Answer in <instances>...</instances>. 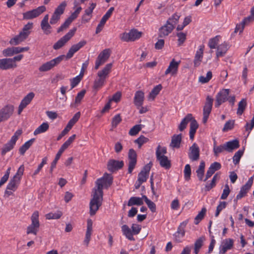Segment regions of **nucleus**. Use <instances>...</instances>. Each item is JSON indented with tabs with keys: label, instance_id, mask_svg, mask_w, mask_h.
<instances>
[{
	"label": "nucleus",
	"instance_id": "f257e3e1",
	"mask_svg": "<svg viewBox=\"0 0 254 254\" xmlns=\"http://www.w3.org/2000/svg\"><path fill=\"white\" fill-rule=\"evenodd\" d=\"M112 182V177L106 173L96 181L95 187L93 189L92 198L89 203L90 215H94L102 204L103 188H109Z\"/></svg>",
	"mask_w": 254,
	"mask_h": 254
},
{
	"label": "nucleus",
	"instance_id": "f03ea898",
	"mask_svg": "<svg viewBox=\"0 0 254 254\" xmlns=\"http://www.w3.org/2000/svg\"><path fill=\"white\" fill-rule=\"evenodd\" d=\"M112 67V64H108L102 70L99 71L97 73V77L94 81L93 88L97 91L101 88L105 84L106 79L110 73Z\"/></svg>",
	"mask_w": 254,
	"mask_h": 254
},
{
	"label": "nucleus",
	"instance_id": "7ed1b4c3",
	"mask_svg": "<svg viewBox=\"0 0 254 254\" xmlns=\"http://www.w3.org/2000/svg\"><path fill=\"white\" fill-rule=\"evenodd\" d=\"M166 153V147H161L160 145L158 146L156 151L157 159L161 167L168 169L171 167V163L168 157L165 155Z\"/></svg>",
	"mask_w": 254,
	"mask_h": 254
},
{
	"label": "nucleus",
	"instance_id": "20e7f679",
	"mask_svg": "<svg viewBox=\"0 0 254 254\" xmlns=\"http://www.w3.org/2000/svg\"><path fill=\"white\" fill-rule=\"evenodd\" d=\"M141 230V226L136 224H133L131 226V230L127 225L122 226V231L126 237L130 241H134L133 235H137Z\"/></svg>",
	"mask_w": 254,
	"mask_h": 254
},
{
	"label": "nucleus",
	"instance_id": "39448f33",
	"mask_svg": "<svg viewBox=\"0 0 254 254\" xmlns=\"http://www.w3.org/2000/svg\"><path fill=\"white\" fill-rule=\"evenodd\" d=\"M39 216L38 211H34L32 214L31 217V224L26 229L27 234H33L35 235H37L40 227Z\"/></svg>",
	"mask_w": 254,
	"mask_h": 254
},
{
	"label": "nucleus",
	"instance_id": "423d86ee",
	"mask_svg": "<svg viewBox=\"0 0 254 254\" xmlns=\"http://www.w3.org/2000/svg\"><path fill=\"white\" fill-rule=\"evenodd\" d=\"M76 137L75 134L71 135L68 139L62 145L58 152L57 153L54 160L52 162L51 166L50 172L52 173L53 169L56 167L58 161L62 155L63 152L71 144Z\"/></svg>",
	"mask_w": 254,
	"mask_h": 254
},
{
	"label": "nucleus",
	"instance_id": "0eeeda50",
	"mask_svg": "<svg viewBox=\"0 0 254 254\" xmlns=\"http://www.w3.org/2000/svg\"><path fill=\"white\" fill-rule=\"evenodd\" d=\"M64 58V55H61L50 61L42 64L39 67L40 72H46L52 69L59 64Z\"/></svg>",
	"mask_w": 254,
	"mask_h": 254
},
{
	"label": "nucleus",
	"instance_id": "6e6552de",
	"mask_svg": "<svg viewBox=\"0 0 254 254\" xmlns=\"http://www.w3.org/2000/svg\"><path fill=\"white\" fill-rule=\"evenodd\" d=\"M22 130H17L11 137L10 140L6 144H5L1 149V155H4L7 152L12 150L19 136L21 134Z\"/></svg>",
	"mask_w": 254,
	"mask_h": 254
},
{
	"label": "nucleus",
	"instance_id": "1a4fd4ad",
	"mask_svg": "<svg viewBox=\"0 0 254 254\" xmlns=\"http://www.w3.org/2000/svg\"><path fill=\"white\" fill-rule=\"evenodd\" d=\"M20 184V182L12 178L7 185L3 196L5 198H8L10 195H13L14 192L17 190Z\"/></svg>",
	"mask_w": 254,
	"mask_h": 254
},
{
	"label": "nucleus",
	"instance_id": "9d476101",
	"mask_svg": "<svg viewBox=\"0 0 254 254\" xmlns=\"http://www.w3.org/2000/svg\"><path fill=\"white\" fill-rule=\"evenodd\" d=\"M76 28L70 30L67 33L58 40L53 46L55 50H58L64 46L74 35Z\"/></svg>",
	"mask_w": 254,
	"mask_h": 254
},
{
	"label": "nucleus",
	"instance_id": "9b49d317",
	"mask_svg": "<svg viewBox=\"0 0 254 254\" xmlns=\"http://www.w3.org/2000/svg\"><path fill=\"white\" fill-rule=\"evenodd\" d=\"M141 36V32L132 29L129 32H125L120 35V38L125 42L134 41Z\"/></svg>",
	"mask_w": 254,
	"mask_h": 254
},
{
	"label": "nucleus",
	"instance_id": "f8f14e48",
	"mask_svg": "<svg viewBox=\"0 0 254 254\" xmlns=\"http://www.w3.org/2000/svg\"><path fill=\"white\" fill-rule=\"evenodd\" d=\"M213 99L211 97L208 96L206 99V102L203 109V119L202 122L205 124L208 120L209 114L212 110Z\"/></svg>",
	"mask_w": 254,
	"mask_h": 254
},
{
	"label": "nucleus",
	"instance_id": "ddd939ff",
	"mask_svg": "<svg viewBox=\"0 0 254 254\" xmlns=\"http://www.w3.org/2000/svg\"><path fill=\"white\" fill-rule=\"evenodd\" d=\"M46 8L45 6H40L36 9L27 11L23 14V18L25 19H31L38 17L43 12H45Z\"/></svg>",
	"mask_w": 254,
	"mask_h": 254
},
{
	"label": "nucleus",
	"instance_id": "4468645a",
	"mask_svg": "<svg viewBox=\"0 0 254 254\" xmlns=\"http://www.w3.org/2000/svg\"><path fill=\"white\" fill-rule=\"evenodd\" d=\"M229 92V89H223L217 94L215 103V106L216 107H219L223 103L227 100Z\"/></svg>",
	"mask_w": 254,
	"mask_h": 254
},
{
	"label": "nucleus",
	"instance_id": "2eb2a0df",
	"mask_svg": "<svg viewBox=\"0 0 254 254\" xmlns=\"http://www.w3.org/2000/svg\"><path fill=\"white\" fill-rule=\"evenodd\" d=\"M110 55L109 49L104 50L98 55L95 62V68L97 69L99 67L104 64L108 59Z\"/></svg>",
	"mask_w": 254,
	"mask_h": 254
},
{
	"label": "nucleus",
	"instance_id": "dca6fc26",
	"mask_svg": "<svg viewBox=\"0 0 254 254\" xmlns=\"http://www.w3.org/2000/svg\"><path fill=\"white\" fill-rule=\"evenodd\" d=\"M14 107L7 105L0 110V123L7 120L13 114Z\"/></svg>",
	"mask_w": 254,
	"mask_h": 254
},
{
	"label": "nucleus",
	"instance_id": "f3484780",
	"mask_svg": "<svg viewBox=\"0 0 254 254\" xmlns=\"http://www.w3.org/2000/svg\"><path fill=\"white\" fill-rule=\"evenodd\" d=\"M86 44V41L82 40L78 43L72 45L68 50L66 56H64V58L67 60L70 59L73 56L76 52L78 51L81 48L85 45Z\"/></svg>",
	"mask_w": 254,
	"mask_h": 254
},
{
	"label": "nucleus",
	"instance_id": "a211bd4d",
	"mask_svg": "<svg viewBox=\"0 0 254 254\" xmlns=\"http://www.w3.org/2000/svg\"><path fill=\"white\" fill-rule=\"evenodd\" d=\"M137 155L135 151L133 149L129 150L128 154V172L131 173L136 164Z\"/></svg>",
	"mask_w": 254,
	"mask_h": 254
},
{
	"label": "nucleus",
	"instance_id": "6ab92c4d",
	"mask_svg": "<svg viewBox=\"0 0 254 254\" xmlns=\"http://www.w3.org/2000/svg\"><path fill=\"white\" fill-rule=\"evenodd\" d=\"M254 177V176H252L249 178L246 184L242 186V187L241 188L240 191L236 196V198L237 199H241L246 195L248 190L250 189L253 185Z\"/></svg>",
	"mask_w": 254,
	"mask_h": 254
},
{
	"label": "nucleus",
	"instance_id": "aec40b11",
	"mask_svg": "<svg viewBox=\"0 0 254 254\" xmlns=\"http://www.w3.org/2000/svg\"><path fill=\"white\" fill-rule=\"evenodd\" d=\"M35 94L33 92L29 93L21 101V103L18 107V114L20 115L23 110L29 105L33 98Z\"/></svg>",
	"mask_w": 254,
	"mask_h": 254
},
{
	"label": "nucleus",
	"instance_id": "412c9836",
	"mask_svg": "<svg viewBox=\"0 0 254 254\" xmlns=\"http://www.w3.org/2000/svg\"><path fill=\"white\" fill-rule=\"evenodd\" d=\"M188 156L192 161H197L199 158V148L198 145L194 143L189 149Z\"/></svg>",
	"mask_w": 254,
	"mask_h": 254
},
{
	"label": "nucleus",
	"instance_id": "4be33fe9",
	"mask_svg": "<svg viewBox=\"0 0 254 254\" xmlns=\"http://www.w3.org/2000/svg\"><path fill=\"white\" fill-rule=\"evenodd\" d=\"M114 10V8L113 7H110L109 9L106 12L105 14L102 17L101 20L100 21V23L96 28V34L100 33L102 30L105 23L112 15Z\"/></svg>",
	"mask_w": 254,
	"mask_h": 254
},
{
	"label": "nucleus",
	"instance_id": "5701e85b",
	"mask_svg": "<svg viewBox=\"0 0 254 254\" xmlns=\"http://www.w3.org/2000/svg\"><path fill=\"white\" fill-rule=\"evenodd\" d=\"M152 164L148 163L146 165L138 175V181L144 183L146 181L151 168Z\"/></svg>",
	"mask_w": 254,
	"mask_h": 254
},
{
	"label": "nucleus",
	"instance_id": "b1692460",
	"mask_svg": "<svg viewBox=\"0 0 254 254\" xmlns=\"http://www.w3.org/2000/svg\"><path fill=\"white\" fill-rule=\"evenodd\" d=\"M180 64V61L177 62L174 59L172 60L165 71V75H167L168 74H171L172 76L176 75L178 72Z\"/></svg>",
	"mask_w": 254,
	"mask_h": 254
},
{
	"label": "nucleus",
	"instance_id": "393cba45",
	"mask_svg": "<svg viewBox=\"0 0 254 254\" xmlns=\"http://www.w3.org/2000/svg\"><path fill=\"white\" fill-rule=\"evenodd\" d=\"M174 30V27L168 23L161 26L158 31V36L160 38H164L168 36Z\"/></svg>",
	"mask_w": 254,
	"mask_h": 254
},
{
	"label": "nucleus",
	"instance_id": "a878e982",
	"mask_svg": "<svg viewBox=\"0 0 254 254\" xmlns=\"http://www.w3.org/2000/svg\"><path fill=\"white\" fill-rule=\"evenodd\" d=\"M204 50V46L203 45H201L198 47L193 60L194 66L195 67H197L200 64L203 57Z\"/></svg>",
	"mask_w": 254,
	"mask_h": 254
},
{
	"label": "nucleus",
	"instance_id": "bb28decb",
	"mask_svg": "<svg viewBox=\"0 0 254 254\" xmlns=\"http://www.w3.org/2000/svg\"><path fill=\"white\" fill-rule=\"evenodd\" d=\"M187 224V222L184 221L181 223L180 226H179L177 231L174 234L175 239L177 242H181V239L183 238L185 236V228Z\"/></svg>",
	"mask_w": 254,
	"mask_h": 254
},
{
	"label": "nucleus",
	"instance_id": "cd10ccee",
	"mask_svg": "<svg viewBox=\"0 0 254 254\" xmlns=\"http://www.w3.org/2000/svg\"><path fill=\"white\" fill-rule=\"evenodd\" d=\"M17 66L15 63H12L10 58L0 59V68L2 70H6L15 68Z\"/></svg>",
	"mask_w": 254,
	"mask_h": 254
},
{
	"label": "nucleus",
	"instance_id": "c85d7f7f",
	"mask_svg": "<svg viewBox=\"0 0 254 254\" xmlns=\"http://www.w3.org/2000/svg\"><path fill=\"white\" fill-rule=\"evenodd\" d=\"M124 166L123 161H117L115 160H110L108 163V169L111 172H114L115 170L122 168Z\"/></svg>",
	"mask_w": 254,
	"mask_h": 254
},
{
	"label": "nucleus",
	"instance_id": "c756f323",
	"mask_svg": "<svg viewBox=\"0 0 254 254\" xmlns=\"http://www.w3.org/2000/svg\"><path fill=\"white\" fill-rule=\"evenodd\" d=\"M144 99V94L142 91H137L135 92L133 103L137 109H139L143 105Z\"/></svg>",
	"mask_w": 254,
	"mask_h": 254
},
{
	"label": "nucleus",
	"instance_id": "7c9ffc66",
	"mask_svg": "<svg viewBox=\"0 0 254 254\" xmlns=\"http://www.w3.org/2000/svg\"><path fill=\"white\" fill-rule=\"evenodd\" d=\"M221 164L217 162H215L211 164L207 171L205 178L203 181L205 182L209 178H210L215 171L219 170L221 168Z\"/></svg>",
	"mask_w": 254,
	"mask_h": 254
},
{
	"label": "nucleus",
	"instance_id": "2f4dec72",
	"mask_svg": "<svg viewBox=\"0 0 254 254\" xmlns=\"http://www.w3.org/2000/svg\"><path fill=\"white\" fill-rule=\"evenodd\" d=\"M233 245V241L231 239L224 240L220 247V254H224L229 250H230Z\"/></svg>",
	"mask_w": 254,
	"mask_h": 254
},
{
	"label": "nucleus",
	"instance_id": "473e14b6",
	"mask_svg": "<svg viewBox=\"0 0 254 254\" xmlns=\"http://www.w3.org/2000/svg\"><path fill=\"white\" fill-rule=\"evenodd\" d=\"M228 49V45L224 42L217 47L216 58L218 59L220 57L224 56Z\"/></svg>",
	"mask_w": 254,
	"mask_h": 254
},
{
	"label": "nucleus",
	"instance_id": "72a5a7b5",
	"mask_svg": "<svg viewBox=\"0 0 254 254\" xmlns=\"http://www.w3.org/2000/svg\"><path fill=\"white\" fill-rule=\"evenodd\" d=\"M27 38L26 34H23L21 32L19 33V35L15 36L14 38L11 39L9 41V43L11 45H17L20 44L21 42L23 41L25 39Z\"/></svg>",
	"mask_w": 254,
	"mask_h": 254
},
{
	"label": "nucleus",
	"instance_id": "f704fd0d",
	"mask_svg": "<svg viewBox=\"0 0 254 254\" xmlns=\"http://www.w3.org/2000/svg\"><path fill=\"white\" fill-rule=\"evenodd\" d=\"M225 144L226 150L228 152H232L233 150L239 148V141L235 139L227 142Z\"/></svg>",
	"mask_w": 254,
	"mask_h": 254
},
{
	"label": "nucleus",
	"instance_id": "c9c22d12",
	"mask_svg": "<svg viewBox=\"0 0 254 254\" xmlns=\"http://www.w3.org/2000/svg\"><path fill=\"white\" fill-rule=\"evenodd\" d=\"M96 5V3L92 2L90 4V6L85 10V13L82 18L85 22H88L90 19L93 10L95 8Z\"/></svg>",
	"mask_w": 254,
	"mask_h": 254
},
{
	"label": "nucleus",
	"instance_id": "e433bc0d",
	"mask_svg": "<svg viewBox=\"0 0 254 254\" xmlns=\"http://www.w3.org/2000/svg\"><path fill=\"white\" fill-rule=\"evenodd\" d=\"M190 122V137L191 140H193L196 130L198 127V125L192 117Z\"/></svg>",
	"mask_w": 254,
	"mask_h": 254
},
{
	"label": "nucleus",
	"instance_id": "4c0bfd02",
	"mask_svg": "<svg viewBox=\"0 0 254 254\" xmlns=\"http://www.w3.org/2000/svg\"><path fill=\"white\" fill-rule=\"evenodd\" d=\"M143 200L144 198H143V196L142 197L132 196L131 197L127 203V205L128 206H131L132 205H141L143 204Z\"/></svg>",
	"mask_w": 254,
	"mask_h": 254
},
{
	"label": "nucleus",
	"instance_id": "58836bf2",
	"mask_svg": "<svg viewBox=\"0 0 254 254\" xmlns=\"http://www.w3.org/2000/svg\"><path fill=\"white\" fill-rule=\"evenodd\" d=\"M79 5V3L77 2L76 1L74 2V8L77 7L75 10L72 12L70 16L67 18L68 19V21H70V22H72L74 19H75L77 16H78L79 14L80 13V11L82 10V8L81 6H78Z\"/></svg>",
	"mask_w": 254,
	"mask_h": 254
},
{
	"label": "nucleus",
	"instance_id": "ea45409f",
	"mask_svg": "<svg viewBox=\"0 0 254 254\" xmlns=\"http://www.w3.org/2000/svg\"><path fill=\"white\" fill-rule=\"evenodd\" d=\"M192 119V115L191 114H188L181 121L179 126V129L180 131H183L185 129L189 122H190Z\"/></svg>",
	"mask_w": 254,
	"mask_h": 254
},
{
	"label": "nucleus",
	"instance_id": "a19ab883",
	"mask_svg": "<svg viewBox=\"0 0 254 254\" xmlns=\"http://www.w3.org/2000/svg\"><path fill=\"white\" fill-rule=\"evenodd\" d=\"M182 140L181 134L174 135L172 138L170 146L173 148H179Z\"/></svg>",
	"mask_w": 254,
	"mask_h": 254
},
{
	"label": "nucleus",
	"instance_id": "79ce46f5",
	"mask_svg": "<svg viewBox=\"0 0 254 254\" xmlns=\"http://www.w3.org/2000/svg\"><path fill=\"white\" fill-rule=\"evenodd\" d=\"M49 128V124L47 122L43 123L34 130V134L36 135L37 134L45 132L48 130Z\"/></svg>",
	"mask_w": 254,
	"mask_h": 254
},
{
	"label": "nucleus",
	"instance_id": "37998d69",
	"mask_svg": "<svg viewBox=\"0 0 254 254\" xmlns=\"http://www.w3.org/2000/svg\"><path fill=\"white\" fill-rule=\"evenodd\" d=\"M34 139L32 138L30 139L29 140L26 141L23 145H22V146L20 147L19 148V153L21 155H23L25 152L27 150H28L30 147L32 145L34 141Z\"/></svg>",
	"mask_w": 254,
	"mask_h": 254
},
{
	"label": "nucleus",
	"instance_id": "c03bdc74",
	"mask_svg": "<svg viewBox=\"0 0 254 254\" xmlns=\"http://www.w3.org/2000/svg\"><path fill=\"white\" fill-rule=\"evenodd\" d=\"M204 168H205V163L204 161H202L200 163V165L198 167V168L196 170V172L197 174V176L198 179L200 181H202L203 180L204 172Z\"/></svg>",
	"mask_w": 254,
	"mask_h": 254
},
{
	"label": "nucleus",
	"instance_id": "a18cd8bd",
	"mask_svg": "<svg viewBox=\"0 0 254 254\" xmlns=\"http://www.w3.org/2000/svg\"><path fill=\"white\" fill-rule=\"evenodd\" d=\"M180 17V15L177 13H174L171 17L168 18L166 22L168 23L169 24L172 25L173 27H174V29L176 25L178 23L179 21Z\"/></svg>",
	"mask_w": 254,
	"mask_h": 254
},
{
	"label": "nucleus",
	"instance_id": "49530a36",
	"mask_svg": "<svg viewBox=\"0 0 254 254\" xmlns=\"http://www.w3.org/2000/svg\"><path fill=\"white\" fill-rule=\"evenodd\" d=\"M219 36H216L209 39L208 43L209 47L211 49L217 48L216 46L218 45L219 42Z\"/></svg>",
	"mask_w": 254,
	"mask_h": 254
},
{
	"label": "nucleus",
	"instance_id": "de8ad7c7",
	"mask_svg": "<svg viewBox=\"0 0 254 254\" xmlns=\"http://www.w3.org/2000/svg\"><path fill=\"white\" fill-rule=\"evenodd\" d=\"M247 106V101L245 99H243L238 104V108L237 113L238 115H241Z\"/></svg>",
	"mask_w": 254,
	"mask_h": 254
},
{
	"label": "nucleus",
	"instance_id": "09e8293b",
	"mask_svg": "<svg viewBox=\"0 0 254 254\" xmlns=\"http://www.w3.org/2000/svg\"><path fill=\"white\" fill-rule=\"evenodd\" d=\"M206 212V209L203 207L201 209V211L194 218V223L195 224H198L200 221L203 218Z\"/></svg>",
	"mask_w": 254,
	"mask_h": 254
},
{
	"label": "nucleus",
	"instance_id": "8fccbe9b",
	"mask_svg": "<svg viewBox=\"0 0 254 254\" xmlns=\"http://www.w3.org/2000/svg\"><path fill=\"white\" fill-rule=\"evenodd\" d=\"M161 89L162 86L160 84L154 87L149 94V98L153 100L156 96L159 94Z\"/></svg>",
	"mask_w": 254,
	"mask_h": 254
},
{
	"label": "nucleus",
	"instance_id": "3c124183",
	"mask_svg": "<svg viewBox=\"0 0 254 254\" xmlns=\"http://www.w3.org/2000/svg\"><path fill=\"white\" fill-rule=\"evenodd\" d=\"M24 168H24V165H21L19 167L16 173L15 174V175L12 178L19 182H21L22 177L24 173Z\"/></svg>",
	"mask_w": 254,
	"mask_h": 254
},
{
	"label": "nucleus",
	"instance_id": "603ef678",
	"mask_svg": "<svg viewBox=\"0 0 254 254\" xmlns=\"http://www.w3.org/2000/svg\"><path fill=\"white\" fill-rule=\"evenodd\" d=\"M143 198H144V200L150 210L152 212H155L156 210L155 204L153 201L149 199L146 195H143Z\"/></svg>",
	"mask_w": 254,
	"mask_h": 254
},
{
	"label": "nucleus",
	"instance_id": "864d4df0",
	"mask_svg": "<svg viewBox=\"0 0 254 254\" xmlns=\"http://www.w3.org/2000/svg\"><path fill=\"white\" fill-rule=\"evenodd\" d=\"M219 178V177L217 174H215L210 184L207 183L205 187V189L206 191H209L212 188L214 187L216 185V182L217 180H218Z\"/></svg>",
	"mask_w": 254,
	"mask_h": 254
},
{
	"label": "nucleus",
	"instance_id": "5fc2aeb1",
	"mask_svg": "<svg viewBox=\"0 0 254 254\" xmlns=\"http://www.w3.org/2000/svg\"><path fill=\"white\" fill-rule=\"evenodd\" d=\"M224 150H226L225 144L217 146L215 143H214L213 152L215 156H217L219 154L223 152Z\"/></svg>",
	"mask_w": 254,
	"mask_h": 254
},
{
	"label": "nucleus",
	"instance_id": "6e6d98bb",
	"mask_svg": "<svg viewBox=\"0 0 254 254\" xmlns=\"http://www.w3.org/2000/svg\"><path fill=\"white\" fill-rule=\"evenodd\" d=\"M235 124L234 120H229L224 125L222 129L223 132H227L233 128Z\"/></svg>",
	"mask_w": 254,
	"mask_h": 254
},
{
	"label": "nucleus",
	"instance_id": "4d7b16f0",
	"mask_svg": "<svg viewBox=\"0 0 254 254\" xmlns=\"http://www.w3.org/2000/svg\"><path fill=\"white\" fill-rule=\"evenodd\" d=\"M66 3L65 1L62 2L55 9L54 12L61 15L63 14L66 6Z\"/></svg>",
	"mask_w": 254,
	"mask_h": 254
},
{
	"label": "nucleus",
	"instance_id": "13d9d810",
	"mask_svg": "<svg viewBox=\"0 0 254 254\" xmlns=\"http://www.w3.org/2000/svg\"><path fill=\"white\" fill-rule=\"evenodd\" d=\"M92 221L91 219H88L87 222V229L85 234V237L91 239V236L92 231Z\"/></svg>",
	"mask_w": 254,
	"mask_h": 254
},
{
	"label": "nucleus",
	"instance_id": "bf43d9fd",
	"mask_svg": "<svg viewBox=\"0 0 254 254\" xmlns=\"http://www.w3.org/2000/svg\"><path fill=\"white\" fill-rule=\"evenodd\" d=\"M47 158L44 157L42 159L41 163L38 165V168L36 170H35L34 172L33 173L32 177L33 178H34L38 173L41 170L43 167L44 165L47 164Z\"/></svg>",
	"mask_w": 254,
	"mask_h": 254
},
{
	"label": "nucleus",
	"instance_id": "052dcab7",
	"mask_svg": "<svg viewBox=\"0 0 254 254\" xmlns=\"http://www.w3.org/2000/svg\"><path fill=\"white\" fill-rule=\"evenodd\" d=\"M62 215L61 211H58L55 213L51 212L46 215V218L47 219H57L60 218Z\"/></svg>",
	"mask_w": 254,
	"mask_h": 254
},
{
	"label": "nucleus",
	"instance_id": "680f3d73",
	"mask_svg": "<svg viewBox=\"0 0 254 254\" xmlns=\"http://www.w3.org/2000/svg\"><path fill=\"white\" fill-rule=\"evenodd\" d=\"M227 202L225 201H220L219 204L217 206L216 212L215 214V217H218L220 212L226 208L227 206Z\"/></svg>",
	"mask_w": 254,
	"mask_h": 254
},
{
	"label": "nucleus",
	"instance_id": "e2e57ef3",
	"mask_svg": "<svg viewBox=\"0 0 254 254\" xmlns=\"http://www.w3.org/2000/svg\"><path fill=\"white\" fill-rule=\"evenodd\" d=\"M142 125H136L133 126L129 130V134L134 136L137 134L142 128Z\"/></svg>",
	"mask_w": 254,
	"mask_h": 254
},
{
	"label": "nucleus",
	"instance_id": "0e129e2a",
	"mask_svg": "<svg viewBox=\"0 0 254 254\" xmlns=\"http://www.w3.org/2000/svg\"><path fill=\"white\" fill-rule=\"evenodd\" d=\"M244 151L242 150H239L236 152L233 157V163L235 164H237L239 163L241 158L242 157Z\"/></svg>",
	"mask_w": 254,
	"mask_h": 254
},
{
	"label": "nucleus",
	"instance_id": "69168bd1",
	"mask_svg": "<svg viewBox=\"0 0 254 254\" xmlns=\"http://www.w3.org/2000/svg\"><path fill=\"white\" fill-rule=\"evenodd\" d=\"M41 26L45 34L48 35L51 33L50 30L51 28V26L49 24L48 21H46V23L41 22Z\"/></svg>",
	"mask_w": 254,
	"mask_h": 254
},
{
	"label": "nucleus",
	"instance_id": "338daca9",
	"mask_svg": "<svg viewBox=\"0 0 254 254\" xmlns=\"http://www.w3.org/2000/svg\"><path fill=\"white\" fill-rule=\"evenodd\" d=\"M184 172L185 180L189 181L190 179L191 175V168L189 164H187L185 166Z\"/></svg>",
	"mask_w": 254,
	"mask_h": 254
},
{
	"label": "nucleus",
	"instance_id": "774afa93",
	"mask_svg": "<svg viewBox=\"0 0 254 254\" xmlns=\"http://www.w3.org/2000/svg\"><path fill=\"white\" fill-rule=\"evenodd\" d=\"M32 27L33 23L31 22H28L24 26L22 31L21 32L24 35L26 34V36L28 37L30 34V30L32 29Z\"/></svg>",
	"mask_w": 254,
	"mask_h": 254
}]
</instances>
